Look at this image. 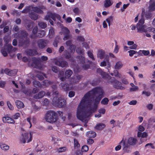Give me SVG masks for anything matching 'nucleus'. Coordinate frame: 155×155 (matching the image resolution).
<instances>
[{"label":"nucleus","mask_w":155,"mask_h":155,"mask_svg":"<svg viewBox=\"0 0 155 155\" xmlns=\"http://www.w3.org/2000/svg\"><path fill=\"white\" fill-rule=\"evenodd\" d=\"M91 104H89L87 101H82L81 99L77 108V117L79 120L82 121L88 118L91 114L97 110V106L94 105L92 107L87 109L88 106H90Z\"/></svg>","instance_id":"nucleus-1"},{"label":"nucleus","mask_w":155,"mask_h":155,"mask_svg":"<svg viewBox=\"0 0 155 155\" xmlns=\"http://www.w3.org/2000/svg\"><path fill=\"white\" fill-rule=\"evenodd\" d=\"M148 136V134L146 132H143L141 133V132L138 131L137 132V136L138 137H141L142 138L147 137Z\"/></svg>","instance_id":"nucleus-31"},{"label":"nucleus","mask_w":155,"mask_h":155,"mask_svg":"<svg viewBox=\"0 0 155 155\" xmlns=\"http://www.w3.org/2000/svg\"><path fill=\"white\" fill-rule=\"evenodd\" d=\"M102 77V78L105 79H107L108 80L107 81V82L108 83H109L110 82L109 81V80L110 79V78H112L109 75L107 74L106 73L104 72H103L100 75Z\"/></svg>","instance_id":"nucleus-23"},{"label":"nucleus","mask_w":155,"mask_h":155,"mask_svg":"<svg viewBox=\"0 0 155 155\" xmlns=\"http://www.w3.org/2000/svg\"><path fill=\"white\" fill-rule=\"evenodd\" d=\"M7 104L9 108L11 110H12L14 109V107L13 105L11 104L9 101H7Z\"/></svg>","instance_id":"nucleus-64"},{"label":"nucleus","mask_w":155,"mask_h":155,"mask_svg":"<svg viewBox=\"0 0 155 155\" xmlns=\"http://www.w3.org/2000/svg\"><path fill=\"white\" fill-rule=\"evenodd\" d=\"M103 94L104 91L102 88L99 87H95L84 95L82 98V101H84V102L87 101L89 104H91L92 100L91 99V98H93V96L97 95L94 99V105L98 106V104L103 97Z\"/></svg>","instance_id":"nucleus-2"},{"label":"nucleus","mask_w":155,"mask_h":155,"mask_svg":"<svg viewBox=\"0 0 155 155\" xmlns=\"http://www.w3.org/2000/svg\"><path fill=\"white\" fill-rule=\"evenodd\" d=\"M54 32L53 28H51L49 31V37L50 38H52L54 36Z\"/></svg>","instance_id":"nucleus-42"},{"label":"nucleus","mask_w":155,"mask_h":155,"mask_svg":"<svg viewBox=\"0 0 155 155\" xmlns=\"http://www.w3.org/2000/svg\"><path fill=\"white\" fill-rule=\"evenodd\" d=\"M100 82V80L99 79H96L93 80L91 82H90V81H88L87 83H85L86 85H87L89 83L92 86H95L98 85V84Z\"/></svg>","instance_id":"nucleus-14"},{"label":"nucleus","mask_w":155,"mask_h":155,"mask_svg":"<svg viewBox=\"0 0 155 155\" xmlns=\"http://www.w3.org/2000/svg\"><path fill=\"white\" fill-rule=\"evenodd\" d=\"M105 124L103 123H98L96 124L95 128L97 130H101L105 127Z\"/></svg>","instance_id":"nucleus-34"},{"label":"nucleus","mask_w":155,"mask_h":155,"mask_svg":"<svg viewBox=\"0 0 155 155\" xmlns=\"http://www.w3.org/2000/svg\"><path fill=\"white\" fill-rule=\"evenodd\" d=\"M144 23V18H141L140 19L138 22L137 24V25H143V24Z\"/></svg>","instance_id":"nucleus-57"},{"label":"nucleus","mask_w":155,"mask_h":155,"mask_svg":"<svg viewBox=\"0 0 155 155\" xmlns=\"http://www.w3.org/2000/svg\"><path fill=\"white\" fill-rule=\"evenodd\" d=\"M32 139V133L30 132L29 134L28 133H25L24 134L22 133L20 140L21 142L25 143L26 142L27 143L30 142L31 141Z\"/></svg>","instance_id":"nucleus-6"},{"label":"nucleus","mask_w":155,"mask_h":155,"mask_svg":"<svg viewBox=\"0 0 155 155\" xmlns=\"http://www.w3.org/2000/svg\"><path fill=\"white\" fill-rule=\"evenodd\" d=\"M74 147L75 148H78L80 147V145L78 140L75 138L74 140Z\"/></svg>","instance_id":"nucleus-46"},{"label":"nucleus","mask_w":155,"mask_h":155,"mask_svg":"<svg viewBox=\"0 0 155 155\" xmlns=\"http://www.w3.org/2000/svg\"><path fill=\"white\" fill-rule=\"evenodd\" d=\"M37 43L38 47L40 49H42L46 46L48 41L44 39H39L37 41Z\"/></svg>","instance_id":"nucleus-8"},{"label":"nucleus","mask_w":155,"mask_h":155,"mask_svg":"<svg viewBox=\"0 0 155 155\" xmlns=\"http://www.w3.org/2000/svg\"><path fill=\"white\" fill-rule=\"evenodd\" d=\"M32 60L33 62L31 64V66L32 67H35L37 66L38 63V59L36 58H32Z\"/></svg>","instance_id":"nucleus-41"},{"label":"nucleus","mask_w":155,"mask_h":155,"mask_svg":"<svg viewBox=\"0 0 155 155\" xmlns=\"http://www.w3.org/2000/svg\"><path fill=\"white\" fill-rule=\"evenodd\" d=\"M54 105L59 107H64L66 104V101L61 97H54L52 101Z\"/></svg>","instance_id":"nucleus-5"},{"label":"nucleus","mask_w":155,"mask_h":155,"mask_svg":"<svg viewBox=\"0 0 155 155\" xmlns=\"http://www.w3.org/2000/svg\"><path fill=\"white\" fill-rule=\"evenodd\" d=\"M137 142V140L136 139L133 137H130L128 139L127 143L130 145H134L136 144Z\"/></svg>","instance_id":"nucleus-17"},{"label":"nucleus","mask_w":155,"mask_h":155,"mask_svg":"<svg viewBox=\"0 0 155 155\" xmlns=\"http://www.w3.org/2000/svg\"><path fill=\"white\" fill-rule=\"evenodd\" d=\"M113 4L110 0H105L104 2V7L107 8L111 6Z\"/></svg>","instance_id":"nucleus-35"},{"label":"nucleus","mask_w":155,"mask_h":155,"mask_svg":"<svg viewBox=\"0 0 155 155\" xmlns=\"http://www.w3.org/2000/svg\"><path fill=\"white\" fill-rule=\"evenodd\" d=\"M20 117V114L19 113H16L12 116V119H17Z\"/></svg>","instance_id":"nucleus-52"},{"label":"nucleus","mask_w":155,"mask_h":155,"mask_svg":"<svg viewBox=\"0 0 155 155\" xmlns=\"http://www.w3.org/2000/svg\"><path fill=\"white\" fill-rule=\"evenodd\" d=\"M45 118L47 121L50 123L56 122L58 119L57 113L52 110H48L45 114Z\"/></svg>","instance_id":"nucleus-4"},{"label":"nucleus","mask_w":155,"mask_h":155,"mask_svg":"<svg viewBox=\"0 0 155 155\" xmlns=\"http://www.w3.org/2000/svg\"><path fill=\"white\" fill-rule=\"evenodd\" d=\"M123 64L121 61L117 62L115 65V68L117 69H120L123 66Z\"/></svg>","instance_id":"nucleus-37"},{"label":"nucleus","mask_w":155,"mask_h":155,"mask_svg":"<svg viewBox=\"0 0 155 155\" xmlns=\"http://www.w3.org/2000/svg\"><path fill=\"white\" fill-rule=\"evenodd\" d=\"M29 16L31 19L36 20L38 19V15L34 12H31L29 14Z\"/></svg>","instance_id":"nucleus-20"},{"label":"nucleus","mask_w":155,"mask_h":155,"mask_svg":"<svg viewBox=\"0 0 155 155\" xmlns=\"http://www.w3.org/2000/svg\"><path fill=\"white\" fill-rule=\"evenodd\" d=\"M12 46L11 45H8L7 48V51L10 53L12 52Z\"/></svg>","instance_id":"nucleus-61"},{"label":"nucleus","mask_w":155,"mask_h":155,"mask_svg":"<svg viewBox=\"0 0 155 155\" xmlns=\"http://www.w3.org/2000/svg\"><path fill=\"white\" fill-rule=\"evenodd\" d=\"M61 85L64 91H66L70 90L71 88V87L70 86L71 85L70 84L67 83L64 84L63 83H61Z\"/></svg>","instance_id":"nucleus-13"},{"label":"nucleus","mask_w":155,"mask_h":155,"mask_svg":"<svg viewBox=\"0 0 155 155\" xmlns=\"http://www.w3.org/2000/svg\"><path fill=\"white\" fill-rule=\"evenodd\" d=\"M76 48V46L74 45H71L69 46V49L68 50L69 51L71 52V53H74V52Z\"/></svg>","instance_id":"nucleus-40"},{"label":"nucleus","mask_w":155,"mask_h":155,"mask_svg":"<svg viewBox=\"0 0 155 155\" xmlns=\"http://www.w3.org/2000/svg\"><path fill=\"white\" fill-rule=\"evenodd\" d=\"M51 69L52 71L55 73H58V68L55 66H53Z\"/></svg>","instance_id":"nucleus-63"},{"label":"nucleus","mask_w":155,"mask_h":155,"mask_svg":"<svg viewBox=\"0 0 155 155\" xmlns=\"http://www.w3.org/2000/svg\"><path fill=\"white\" fill-rule=\"evenodd\" d=\"M38 26L42 28H45L47 27V24L43 22H39L38 23Z\"/></svg>","instance_id":"nucleus-43"},{"label":"nucleus","mask_w":155,"mask_h":155,"mask_svg":"<svg viewBox=\"0 0 155 155\" xmlns=\"http://www.w3.org/2000/svg\"><path fill=\"white\" fill-rule=\"evenodd\" d=\"M141 51L142 53L144 55V56H147L149 55V54H150V52L149 50H140L139 51V52Z\"/></svg>","instance_id":"nucleus-50"},{"label":"nucleus","mask_w":155,"mask_h":155,"mask_svg":"<svg viewBox=\"0 0 155 155\" xmlns=\"http://www.w3.org/2000/svg\"><path fill=\"white\" fill-rule=\"evenodd\" d=\"M87 54L88 56L91 58L92 60L94 61L95 60V58L94 57L93 55V53L90 51H87Z\"/></svg>","instance_id":"nucleus-56"},{"label":"nucleus","mask_w":155,"mask_h":155,"mask_svg":"<svg viewBox=\"0 0 155 155\" xmlns=\"http://www.w3.org/2000/svg\"><path fill=\"white\" fill-rule=\"evenodd\" d=\"M149 10L150 11H153L155 10V2L150 1V4L149 7Z\"/></svg>","instance_id":"nucleus-24"},{"label":"nucleus","mask_w":155,"mask_h":155,"mask_svg":"<svg viewBox=\"0 0 155 155\" xmlns=\"http://www.w3.org/2000/svg\"><path fill=\"white\" fill-rule=\"evenodd\" d=\"M64 52L65 53L64 54L65 58L66 59H69L71 58V54H73L71 53V52L69 51L68 50V51L65 50Z\"/></svg>","instance_id":"nucleus-38"},{"label":"nucleus","mask_w":155,"mask_h":155,"mask_svg":"<svg viewBox=\"0 0 155 155\" xmlns=\"http://www.w3.org/2000/svg\"><path fill=\"white\" fill-rule=\"evenodd\" d=\"M106 22H107L108 24V25L110 28L111 24H112L113 21V17L112 16H109L107 18L106 21Z\"/></svg>","instance_id":"nucleus-32"},{"label":"nucleus","mask_w":155,"mask_h":155,"mask_svg":"<svg viewBox=\"0 0 155 155\" xmlns=\"http://www.w3.org/2000/svg\"><path fill=\"white\" fill-rule=\"evenodd\" d=\"M25 52L28 56H32L38 54V52L35 49H28L26 50Z\"/></svg>","instance_id":"nucleus-10"},{"label":"nucleus","mask_w":155,"mask_h":155,"mask_svg":"<svg viewBox=\"0 0 155 155\" xmlns=\"http://www.w3.org/2000/svg\"><path fill=\"white\" fill-rule=\"evenodd\" d=\"M109 58H107L106 61H104L101 62L100 66L102 67H105L107 65V63H109Z\"/></svg>","instance_id":"nucleus-44"},{"label":"nucleus","mask_w":155,"mask_h":155,"mask_svg":"<svg viewBox=\"0 0 155 155\" xmlns=\"http://www.w3.org/2000/svg\"><path fill=\"white\" fill-rule=\"evenodd\" d=\"M64 30L65 31L64 36L63 38V40L64 41L69 39L71 36V35L70 34V31L69 29L65 27Z\"/></svg>","instance_id":"nucleus-12"},{"label":"nucleus","mask_w":155,"mask_h":155,"mask_svg":"<svg viewBox=\"0 0 155 155\" xmlns=\"http://www.w3.org/2000/svg\"><path fill=\"white\" fill-rule=\"evenodd\" d=\"M46 34V32L44 30H41L38 31L37 37L41 38L44 36Z\"/></svg>","instance_id":"nucleus-33"},{"label":"nucleus","mask_w":155,"mask_h":155,"mask_svg":"<svg viewBox=\"0 0 155 155\" xmlns=\"http://www.w3.org/2000/svg\"><path fill=\"white\" fill-rule=\"evenodd\" d=\"M142 94L145 95L147 97H149L151 93L150 91H142Z\"/></svg>","instance_id":"nucleus-51"},{"label":"nucleus","mask_w":155,"mask_h":155,"mask_svg":"<svg viewBox=\"0 0 155 155\" xmlns=\"http://www.w3.org/2000/svg\"><path fill=\"white\" fill-rule=\"evenodd\" d=\"M76 58L78 60V61L80 64H84V63L85 58L84 56L82 55L78 56H77Z\"/></svg>","instance_id":"nucleus-29"},{"label":"nucleus","mask_w":155,"mask_h":155,"mask_svg":"<svg viewBox=\"0 0 155 155\" xmlns=\"http://www.w3.org/2000/svg\"><path fill=\"white\" fill-rule=\"evenodd\" d=\"M119 49V48L118 47V46L117 44V42L116 41H115V47L114 49V52L115 53H117L118 52Z\"/></svg>","instance_id":"nucleus-60"},{"label":"nucleus","mask_w":155,"mask_h":155,"mask_svg":"<svg viewBox=\"0 0 155 155\" xmlns=\"http://www.w3.org/2000/svg\"><path fill=\"white\" fill-rule=\"evenodd\" d=\"M114 75L116 77H118L120 78H121V75L119 73L118 71L117 70H115L114 71Z\"/></svg>","instance_id":"nucleus-45"},{"label":"nucleus","mask_w":155,"mask_h":155,"mask_svg":"<svg viewBox=\"0 0 155 155\" xmlns=\"http://www.w3.org/2000/svg\"><path fill=\"white\" fill-rule=\"evenodd\" d=\"M109 100L107 97L104 98L101 101V103L102 104L104 105H107L108 104Z\"/></svg>","instance_id":"nucleus-47"},{"label":"nucleus","mask_w":155,"mask_h":155,"mask_svg":"<svg viewBox=\"0 0 155 155\" xmlns=\"http://www.w3.org/2000/svg\"><path fill=\"white\" fill-rule=\"evenodd\" d=\"M76 51L78 54H84V49L81 48H77Z\"/></svg>","instance_id":"nucleus-49"},{"label":"nucleus","mask_w":155,"mask_h":155,"mask_svg":"<svg viewBox=\"0 0 155 155\" xmlns=\"http://www.w3.org/2000/svg\"><path fill=\"white\" fill-rule=\"evenodd\" d=\"M86 136L88 137L94 138L96 137V133L92 131L88 132L86 134Z\"/></svg>","instance_id":"nucleus-25"},{"label":"nucleus","mask_w":155,"mask_h":155,"mask_svg":"<svg viewBox=\"0 0 155 155\" xmlns=\"http://www.w3.org/2000/svg\"><path fill=\"white\" fill-rule=\"evenodd\" d=\"M45 94V91H41L39 92L38 94L34 95L33 97L35 99H38L43 97Z\"/></svg>","instance_id":"nucleus-18"},{"label":"nucleus","mask_w":155,"mask_h":155,"mask_svg":"<svg viewBox=\"0 0 155 155\" xmlns=\"http://www.w3.org/2000/svg\"><path fill=\"white\" fill-rule=\"evenodd\" d=\"M122 143L123 147H125L126 148L129 147V145L128 144H126L125 143V141L123 139L120 143L119 144Z\"/></svg>","instance_id":"nucleus-54"},{"label":"nucleus","mask_w":155,"mask_h":155,"mask_svg":"<svg viewBox=\"0 0 155 155\" xmlns=\"http://www.w3.org/2000/svg\"><path fill=\"white\" fill-rule=\"evenodd\" d=\"M110 83L113 84L114 87L117 89L124 90L125 87L121 86V83L116 80L114 78H110L109 80Z\"/></svg>","instance_id":"nucleus-7"},{"label":"nucleus","mask_w":155,"mask_h":155,"mask_svg":"<svg viewBox=\"0 0 155 155\" xmlns=\"http://www.w3.org/2000/svg\"><path fill=\"white\" fill-rule=\"evenodd\" d=\"M129 54V56L130 57H132L133 55L137 53V51H136L133 50H130L128 51Z\"/></svg>","instance_id":"nucleus-62"},{"label":"nucleus","mask_w":155,"mask_h":155,"mask_svg":"<svg viewBox=\"0 0 155 155\" xmlns=\"http://www.w3.org/2000/svg\"><path fill=\"white\" fill-rule=\"evenodd\" d=\"M17 72V71L16 69H14L10 70L9 76H14L15 75Z\"/></svg>","instance_id":"nucleus-48"},{"label":"nucleus","mask_w":155,"mask_h":155,"mask_svg":"<svg viewBox=\"0 0 155 155\" xmlns=\"http://www.w3.org/2000/svg\"><path fill=\"white\" fill-rule=\"evenodd\" d=\"M51 18L54 21H56V18L60 21L61 19V18L60 15L51 12Z\"/></svg>","instance_id":"nucleus-19"},{"label":"nucleus","mask_w":155,"mask_h":155,"mask_svg":"<svg viewBox=\"0 0 155 155\" xmlns=\"http://www.w3.org/2000/svg\"><path fill=\"white\" fill-rule=\"evenodd\" d=\"M82 76L80 75H78L76 76L73 77L71 79V81L74 83H77L82 78Z\"/></svg>","instance_id":"nucleus-16"},{"label":"nucleus","mask_w":155,"mask_h":155,"mask_svg":"<svg viewBox=\"0 0 155 155\" xmlns=\"http://www.w3.org/2000/svg\"><path fill=\"white\" fill-rule=\"evenodd\" d=\"M51 18V12H48L45 17V19L47 21L49 20Z\"/></svg>","instance_id":"nucleus-59"},{"label":"nucleus","mask_w":155,"mask_h":155,"mask_svg":"<svg viewBox=\"0 0 155 155\" xmlns=\"http://www.w3.org/2000/svg\"><path fill=\"white\" fill-rule=\"evenodd\" d=\"M30 10V7H26L25 9H24L22 11L21 13H28Z\"/></svg>","instance_id":"nucleus-58"},{"label":"nucleus","mask_w":155,"mask_h":155,"mask_svg":"<svg viewBox=\"0 0 155 155\" xmlns=\"http://www.w3.org/2000/svg\"><path fill=\"white\" fill-rule=\"evenodd\" d=\"M89 148L87 146L85 145L83 146L81 149V151L82 152H86L88 150Z\"/></svg>","instance_id":"nucleus-55"},{"label":"nucleus","mask_w":155,"mask_h":155,"mask_svg":"<svg viewBox=\"0 0 155 155\" xmlns=\"http://www.w3.org/2000/svg\"><path fill=\"white\" fill-rule=\"evenodd\" d=\"M137 32L139 33H146L147 32V30L144 28V25H137Z\"/></svg>","instance_id":"nucleus-15"},{"label":"nucleus","mask_w":155,"mask_h":155,"mask_svg":"<svg viewBox=\"0 0 155 155\" xmlns=\"http://www.w3.org/2000/svg\"><path fill=\"white\" fill-rule=\"evenodd\" d=\"M33 85L34 87H42V85L40 82L36 81H34L33 82Z\"/></svg>","instance_id":"nucleus-39"},{"label":"nucleus","mask_w":155,"mask_h":155,"mask_svg":"<svg viewBox=\"0 0 155 155\" xmlns=\"http://www.w3.org/2000/svg\"><path fill=\"white\" fill-rule=\"evenodd\" d=\"M15 104L17 107L19 108H22L24 107L23 103L21 101L17 100L15 102Z\"/></svg>","instance_id":"nucleus-28"},{"label":"nucleus","mask_w":155,"mask_h":155,"mask_svg":"<svg viewBox=\"0 0 155 155\" xmlns=\"http://www.w3.org/2000/svg\"><path fill=\"white\" fill-rule=\"evenodd\" d=\"M2 121L4 123H7L9 124H14L15 123V121L12 118L8 117H4L2 118Z\"/></svg>","instance_id":"nucleus-11"},{"label":"nucleus","mask_w":155,"mask_h":155,"mask_svg":"<svg viewBox=\"0 0 155 155\" xmlns=\"http://www.w3.org/2000/svg\"><path fill=\"white\" fill-rule=\"evenodd\" d=\"M58 78L61 81H64L65 80V77H64V72L62 71H59L58 74Z\"/></svg>","instance_id":"nucleus-26"},{"label":"nucleus","mask_w":155,"mask_h":155,"mask_svg":"<svg viewBox=\"0 0 155 155\" xmlns=\"http://www.w3.org/2000/svg\"><path fill=\"white\" fill-rule=\"evenodd\" d=\"M1 148L4 150H8L9 149V146L6 145L5 144H3L1 146Z\"/></svg>","instance_id":"nucleus-53"},{"label":"nucleus","mask_w":155,"mask_h":155,"mask_svg":"<svg viewBox=\"0 0 155 155\" xmlns=\"http://www.w3.org/2000/svg\"><path fill=\"white\" fill-rule=\"evenodd\" d=\"M34 23L32 21H30L28 23L26 24V27L27 30L28 31L31 30L32 28L34 26Z\"/></svg>","instance_id":"nucleus-21"},{"label":"nucleus","mask_w":155,"mask_h":155,"mask_svg":"<svg viewBox=\"0 0 155 155\" xmlns=\"http://www.w3.org/2000/svg\"><path fill=\"white\" fill-rule=\"evenodd\" d=\"M33 11L34 12L38 14H44V12L42 10L39 8L37 7H35L33 8Z\"/></svg>","instance_id":"nucleus-27"},{"label":"nucleus","mask_w":155,"mask_h":155,"mask_svg":"<svg viewBox=\"0 0 155 155\" xmlns=\"http://www.w3.org/2000/svg\"><path fill=\"white\" fill-rule=\"evenodd\" d=\"M87 62L89 63V64H84L82 66V68L84 70H87L90 68V65L92 63V62L88 60L87 61Z\"/></svg>","instance_id":"nucleus-36"},{"label":"nucleus","mask_w":155,"mask_h":155,"mask_svg":"<svg viewBox=\"0 0 155 155\" xmlns=\"http://www.w3.org/2000/svg\"><path fill=\"white\" fill-rule=\"evenodd\" d=\"M28 34L26 31L25 30L21 31L18 38V45L19 47L28 46L30 43V40L28 38Z\"/></svg>","instance_id":"nucleus-3"},{"label":"nucleus","mask_w":155,"mask_h":155,"mask_svg":"<svg viewBox=\"0 0 155 155\" xmlns=\"http://www.w3.org/2000/svg\"><path fill=\"white\" fill-rule=\"evenodd\" d=\"M73 72L71 70H67L65 72V78L66 79L70 78Z\"/></svg>","instance_id":"nucleus-22"},{"label":"nucleus","mask_w":155,"mask_h":155,"mask_svg":"<svg viewBox=\"0 0 155 155\" xmlns=\"http://www.w3.org/2000/svg\"><path fill=\"white\" fill-rule=\"evenodd\" d=\"M55 64L56 65L62 68L66 67L68 65V62L65 61L57 60L55 61Z\"/></svg>","instance_id":"nucleus-9"},{"label":"nucleus","mask_w":155,"mask_h":155,"mask_svg":"<svg viewBox=\"0 0 155 155\" xmlns=\"http://www.w3.org/2000/svg\"><path fill=\"white\" fill-rule=\"evenodd\" d=\"M105 54V52L103 50H101L98 52L97 55L100 59H102L104 58Z\"/></svg>","instance_id":"nucleus-30"}]
</instances>
